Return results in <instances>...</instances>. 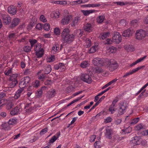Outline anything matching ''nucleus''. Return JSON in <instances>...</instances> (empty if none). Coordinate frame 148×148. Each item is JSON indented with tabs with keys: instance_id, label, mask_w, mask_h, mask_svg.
<instances>
[{
	"instance_id": "f257e3e1",
	"label": "nucleus",
	"mask_w": 148,
	"mask_h": 148,
	"mask_svg": "<svg viewBox=\"0 0 148 148\" xmlns=\"http://www.w3.org/2000/svg\"><path fill=\"white\" fill-rule=\"evenodd\" d=\"M70 32L68 28H66L63 29L61 33L62 41L63 45L70 44L75 39V35L70 34Z\"/></svg>"
},
{
	"instance_id": "f03ea898",
	"label": "nucleus",
	"mask_w": 148,
	"mask_h": 148,
	"mask_svg": "<svg viewBox=\"0 0 148 148\" xmlns=\"http://www.w3.org/2000/svg\"><path fill=\"white\" fill-rule=\"evenodd\" d=\"M147 35V33L145 31L140 29L136 31L135 36L136 39L141 40L144 38Z\"/></svg>"
},
{
	"instance_id": "7ed1b4c3",
	"label": "nucleus",
	"mask_w": 148,
	"mask_h": 148,
	"mask_svg": "<svg viewBox=\"0 0 148 148\" xmlns=\"http://www.w3.org/2000/svg\"><path fill=\"white\" fill-rule=\"evenodd\" d=\"M118 67L116 62L114 60H111L108 62L107 68L111 71H114Z\"/></svg>"
},
{
	"instance_id": "20e7f679",
	"label": "nucleus",
	"mask_w": 148,
	"mask_h": 148,
	"mask_svg": "<svg viewBox=\"0 0 148 148\" xmlns=\"http://www.w3.org/2000/svg\"><path fill=\"white\" fill-rule=\"evenodd\" d=\"M141 138L140 136H135L133 137L130 140L129 145L131 146H134L137 145H139L141 143Z\"/></svg>"
},
{
	"instance_id": "39448f33",
	"label": "nucleus",
	"mask_w": 148,
	"mask_h": 148,
	"mask_svg": "<svg viewBox=\"0 0 148 148\" xmlns=\"http://www.w3.org/2000/svg\"><path fill=\"white\" fill-rule=\"evenodd\" d=\"M73 18L72 15H67L63 16L61 20V24L63 25L69 24Z\"/></svg>"
},
{
	"instance_id": "423d86ee",
	"label": "nucleus",
	"mask_w": 148,
	"mask_h": 148,
	"mask_svg": "<svg viewBox=\"0 0 148 148\" xmlns=\"http://www.w3.org/2000/svg\"><path fill=\"white\" fill-rule=\"evenodd\" d=\"M112 41L116 44H119L121 42L122 38L121 35L118 32H115L112 37Z\"/></svg>"
},
{
	"instance_id": "0eeeda50",
	"label": "nucleus",
	"mask_w": 148,
	"mask_h": 148,
	"mask_svg": "<svg viewBox=\"0 0 148 148\" xmlns=\"http://www.w3.org/2000/svg\"><path fill=\"white\" fill-rule=\"evenodd\" d=\"M93 64L95 66H103L105 65V61L101 59L97 58L92 60Z\"/></svg>"
},
{
	"instance_id": "6e6552de",
	"label": "nucleus",
	"mask_w": 148,
	"mask_h": 148,
	"mask_svg": "<svg viewBox=\"0 0 148 148\" xmlns=\"http://www.w3.org/2000/svg\"><path fill=\"white\" fill-rule=\"evenodd\" d=\"M80 78L81 80L84 82L90 84L92 82V79L89 75L86 74H82Z\"/></svg>"
},
{
	"instance_id": "1a4fd4ad",
	"label": "nucleus",
	"mask_w": 148,
	"mask_h": 148,
	"mask_svg": "<svg viewBox=\"0 0 148 148\" xmlns=\"http://www.w3.org/2000/svg\"><path fill=\"white\" fill-rule=\"evenodd\" d=\"M30 80V79L29 77L27 76L25 77L23 80L20 82L19 87L20 88H24L27 85Z\"/></svg>"
},
{
	"instance_id": "9d476101",
	"label": "nucleus",
	"mask_w": 148,
	"mask_h": 148,
	"mask_svg": "<svg viewBox=\"0 0 148 148\" xmlns=\"http://www.w3.org/2000/svg\"><path fill=\"white\" fill-rule=\"evenodd\" d=\"M81 20L80 16H75L74 18L70 25L71 27H75L76 25H78Z\"/></svg>"
},
{
	"instance_id": "9b49d317",
	"label": "nucleus",
	"mask_w": 148,
	"mask_h": 148,
	"mask_svg": "<svg viewBox=\"0 0 148 148\" xmlns=\"http://www.w3.org/2000/svg\"><path fill=\"white\" fill-rule=\"evenodd\" d=\"M2 19L3 23L5 25L9 24L11 21V17L7 15H4L2 16Z\"/></svg>"
},
{
	"instance_id": "f8f14e48",
	"label": "nucleus",
	"mask_w": 148,
	"mask_h": 148,
	"mask_svg": "<svg viewBox=\"0 0 148 148\" xmlns=\"http://www.w3.org/2000/svg\"><path fill=\"white\" fill-rule=\"evenodd\" d=\"M21 110L20 106H17L14 108L10 112V114L12 115H14L19 114Z\"/></svg>"
},
{
	"instance_id": "ddd939ff",
	"label": "nucleus",
	"mask_w": 148,
	"mask_h": 148,
	"mask_svg": "<svg viewBox=\"0 0 148 148\" xmlns=\"http://www.w3.org/2000/svg\"><path fill=\"white\" fill-rule=\"evenodd\" d=\"M54 69L56 70L60 69L61 71H63L65 69L64 64L62 63H60L55 65Z\"/></svg>"
},
{
	"instance_id": "4468645a",
	"label": "nucleus",
	"mask_w": 148,
	"mask_h": 148,
	"mask_svg": "<svg viewBox=\"0 0 148 148\" xmlns=\"http://www.w3.org/2000/svg\"><path fill=\"white\" fill-rule=\"evenodd\" d=\"M112 129L108 127L106 129L105 136L106 137L109 139H111L112 138Z\"/></svg>"
},
{
	"instance_id": "2eb2a0df",
	"label": "nucleus",
	"mask_w": 148,
	"mask_h": 148,
	"mask_svg": "<svg viewBox=\"0 0 148 148\" xmlns=\"http://www.w3.org/2000/svg\"><path fill=\"white\" fill-rule=\"evenodd\" d=\"M25 111L27 113L30 114L33 112L34 108L31 106L30 103H28L25 106Z\"/></svg>"
},
{
	"instance_id": "dca6fc26",
	"label": "nucleus",
	"mask_w": 148,
	"mask_h": 148,
	"mask_svg": "<svg viewBox=\"0 0 148 148\" xmlns=\"http://www.w3.org/2000/svg\"><path fill=\"white\" fill-rule=\"evenodd\" d=\"M8 12L12 15H14L17 12L16 8L13 6L9 7L8 8Z\"/></svg>"
},
{
	"instance_id": "f3484780",
	"label": "nucleus",
	"mask_w": 148,
	"mask_h": 148,
	"mask_svg": "<svg viewBox=\"0 0 148 148\" xmlns=\"http://www.w3.org/2000/svg\"><path fill=\"white\" fill-rule=\"evenodd\" d=\"M133 32L130 29L123 31L122 33V36L125 37H129L131 36Z\"/></svg>"
},
{
	"instance_id": "a211bd4d",
	"label": "nucleus",
	"mask_w": 148,
	"mask_h": 148,
	"mask_svg": "<svg viewBox=\"0 0 148 148\" xmlns=\"http://www.w3.org/2000/svg\"><path fill=\"white\" fill-rule=\"evenodd\" d=\"M59 45L58 44H55L52 47L51 52L54 54L59 52Z\"/></svg>"
},
{
	"instance_id": "6ab92c4d",
	"label": "nucleus",
	"mask_w": 148,
	"mask_h": 148,
	"mask_svg": "<svg viewBox=\"0 0 148 148\" xmlns=\"http://www.w3.org/2000/svg\"><path fill=\"white\" fill-rule=\"evenodd\" d=\"M42 72V71L40 70L37 73L38 79H41L42 80L46 77V74L45 73H43Z\"/></svg>"
},
{
	"instance_id": "aec40b11",
	"label": "nucleus",
	"mask_w": 148,
	"mask_h": 148,
	"mask_svg": "<svg viewBox=\"0 0 148 148\" xmlns=\"http://www.w3.org/2000/svg\"><path fill=\"white\" fill-rule=\"evenodd\" d=\"M127 105L128 104L125 101H121L118 104L119 108L125 110L127 107Z\"/></svg>"
},
{
	"instance_id": "412c9836",
	"label": "nucleus",
	"mask_w": 148,
	"mask_h": 148,
	"mask_svg": "<svg viewBox=\"0 0 148 148\" xmlns=\"http://www.w3.org/2000/svg\"><path fill=\"white\" fill-rule=\"evenodd\" d=\"M84 30L89 32H90L92 31V27L90 23L86 24L84 27Z\"/></svg>"
},
{
	"instance_id": "4be33fe9",
	"label": "nucleus",
	"mask_w": 148,
	"mask_h": 148,
	"mask_svg": "<svg viewBox=\"0 0 148 148\" xmlns=\"http://www.w3.org/2000/svg\"><path fill=\"white\" fill-rule=\"evenodd\" d=\"M81 12L83 13V14L84 16H87L90 14L92 13L96 12V10H81Z\"/></svg>"
},
{
	"instance_id": "5701e85b",
	"label": "nucleus",
	"mask_w": 148,
	"mask_h": 148,
	"mask_svg": "<svg viewBox=\"0 0 148 148\" xmlns=\"http://www.w3.org/2000/svg\"><path fill=\"white\" fill-rule=\"evenodd\" d=\"M55 91L54 90L52 89L47 92V97L48 99H50L53 97L55 95Z\"/></svg>"
},
{
	"instance_id": "b1692460",
	"label": "nucleus",
	"mask_w": 148,
	"mask_h": 148,
	"mask_svg": "<svg viewBox=\"0 0 148 148\" xmlns=\"http://www.w3.org/2000/svg\"><path fill=\"white\" fill-rule=\"evenodd\" d=\"M20 22V20L18 18H14L12 20L11 23L12 27H14L17 26Z\"/></svg>"
},
{
	"instance_id": "393cba45",
	"label": "nucleus",
	"mask_w": 148,
	"mask_h": 148,
	"mask_svg": "<svg viewBox=\"0 0 148 148\" xmlns=\"http://www.w3.org/2000/svg\"><path fill=\"white\" fill-rule=\"evenodd\" d=\"M60 16V13L58 10L53 11L51 14V16L55 18H58Z\"/></svg>"
},
{
	"instance_id": "a878e982",
	"label": "nucleus",
	"mask_w": 148,
	"mask_h": 148,
	"mask_svg": "<svg viewBox=\"0 0 148 148\" xmlns=\"http://www.w3.org/2000/svg\"><path fill=\"white\" fill-rule=\"evenodd\" d=\"M23 88H20L16 92L14 95V98L15 99H18L20 96L21 93L23 92Z\"/></svg>"
},
{
	"instance_id": "bb28decb",
	"label": "nucleus",
	"mask_w": 148,
	"mask_h": 148,
	"mask_svg": "<svg viewBox=\"0 0 148 148\" xmlns=\"http://www.w3.org/2000/svg\"><path fill=\"white\" fill-rule=\"evenodd\" d=\"M146 56H145L143 57L140 58L139 59H138L135 62L130 64V66L131 67H132L136 64H137L142 62L146 58Z\"/></svg>"
},
{
	"instance_id": "cd10ccee",
	"label": "nucleus",
	"mask_w": 148,
	"mask_h": 148,
	"mask_svg": "<svg viewBox=\"0 0 148 148\" xmlns=\"http://www.w3.org/2000/svg\"><path fill=\"white\" fill-rule=\"evenodd\" d=\"M100 5L99 4H88L87 5H82V7L84 8H94L96 7H99L100 6Z\"/></svg>"
},
{
	"instance_id": "c85d7f7f",
	"label": "nucleus",
	"mask_w": 148,
	"mask_h": 148,
	"mask_svg": "<svg viewBox=\"0 0 148 148\" xmlns=\"http://www.w3.org/2000/svg\"><path fill=\"white\" fill-rule=\"evenodd\" d=\"M116 48L112 46L109 47L107 50V52L110 53H115L116 51Z\"/></svg>"
},
{
	"instance_id": "c756f323",
	"label": "nucleus",
	"mask_w": 148,
	"mask_h": 148,
	"mask_svg": "<svg viewBox=\"0 0 148 148\" xmlns=\"http://www.w3.org/2000/svg\"><path fill=\"white\" fill-rule=\"evenodd\" d=\"M116 106L110 105L109 108V111L110 112L111 114H113L117 110Z\"/></svg>"
},
{
	"instance_id": "7c9ffc66",
	"label": "nucleus",
	"mask_w": 148,
	"mask_h": 148,
	"mask_svg": "<svg viewBox=\"0 0 148 148\" xmlns=\"http://www.w3.org/2000/svg\"><path fill=\"white\" fill-rule=\"evenodd\" d=\"M105 19V16L103 15H101L99 16L97 18V22L101 23H102Z\"/></svg>"
},
{
	"instance_id": "2f4dec72",
	"label": "nucleus",
	"mask_w": 148,
	"mask_h": 148,
	"mask_svg": "<svg viewBox=\"0 0 148 148\" xmlns=\"http://www.w3.org/2000/svg\"><path fill=\"white\" fill-rule=\"evenodd\" d=\"M51 69L50 65H46L45 67V69L44 71L45 73L46 74H48L51 71Z\"/></svg>"
},
{
	"instance_id": "473e14b6",
	"label": "nucleus",
	"mask_w": 148,
	"mask_h": 148,
	"mask_svg": "<svg viewBox=\"0 0 148 148\" xmlns=\"http://www.w3.org/2000/svg\"><path fill=\"white\" fill-rule=\"evenodd\" d=\"M84 97V95H83L81 96H80L79 97H78L76 99L73 100L72 101H71L70 103H69L67 105V107H68L73 103H75V102H76L77 101H78L80 99H82V98H83Z\"/></svg>"
},
{
	"instance_id": "72a5a7b5",
	"label": "nucleus",
	"mask_w": 148,
	"mask_h": 148,
	"mask_svg": "<svg viewBox=\"0 0 148 148\" xmlns=\"http://www.w3.org/2000/svg\"><path fill=\"white\" fill-rule=\"evenodd\" d=\"M9 85L11 88L14 87L18 83V81H12L10 79L9 80Z\"/></svg>"
},
{
	"instance_id": "f704fd0d",
	"label": "nucleus",
	"mask_w": 148,
	"mask_h": 148,
	"mask_svg": "<svg viewBox=\"0 0 148 148\" xmlns=\"http://www.w3.org/2000/svg\"><path fill=\"white\" fill-rule=\"evenodd\" d=\"M97 46H94L91 47L88 50V53H95L97 48Z\"/></svg>"
},
{
	"instance_id": "c9c22d12",
	"label": "nucleus",
	"mask_w": 148,
	"mask_h": 148,
	"mask_svg": "<svg viewBox=\"0 0 148 148\" xmlns=\"http://www.w3.org/2000/svg\"><path fill=\"white\" fill-rule=\"evenodd\" d=\"M110 35V33L109 32H105L101 34V38L104 40L106 38L109 36Z\"/></svg>"
},
{
	"instance_id": "e433bc0d",
	"label": "nucleus",
	"mask_w": 148,
	"mask_h": 148,
	"mask_svg": "<svg viewBox=\"0 0 148 148\" xmlns=\"http://www.w3.org/2000/svg\"><path fill=\"white\" fill-rule=\"evenodd\" d=\"M89 65V63L87 61H84L80 64V66L82 68H85Z\"/></svg>"
},
{
	"instance_id": "4c0bfd02",
	"label": "nucleus",
	"mask_w": 148,
	"mask_h": 148,
	"mask_svg": "<svg viewBox=\"0 0 148 148\" xmlns=\"http://www.w3.org/2000/svg\"><path fill=\"white\" fill-rule=\"evenodd\" d=\"M43 50L41 49L39 50L36 53V54L38 58H40L42 57L43 55Z\"/></svg>"
},
{
	"instance_id": "58836bf2",
	"label": "nucleus",
	"mask_w": 148,
	"mask_h": 148,
	"mask_svg": "<svg viewBox=\"0 0 148 148\" xmlns=\"http://www.w3.org/2000/svg\"><path fill=\"white\" fill-rule=\"evenodd\" d=\"M18 75L16 74H13L10 76V79L12 81H17Z\"/></svg>"
},
{
	"instance_id": "ea45409f",
	"label": "nucleus",
	"mask_w": 148,
	"mask_h": 148,
	"mask_svg": "<svg viewBox=\"0 0 148 148\" xmlns=\"http://www.w3.org/2000/svg\"><path fill=\"white\" fill-rule=\"evenodd\" d=\"M46 89L45 87H42L41 89L38 91V92L36 93V95L38 97H39L41 96L42 94V90H45Z\"/></svg>"
},
{
	"instance_id": "a19ab883",
	"label": "nucleus",
	"mask_w": 148,
	"mask_h": 148,
	"mask_svg": "<svg viewBox=\"0 0 148 148\" xmlns=\"http://www.w3.org/2000/svg\"><path fill=\"white\" fill-rule=\"evenodd\" d=\"M5 96V93H1L0 94V110L1 109V108L3 104H2V101L3 98Z\"/></svg>"
},
{
	"instance_id": "79ce46f5",
	"label": "nucleus",
	"mask_w": 148,
	"mask_h": 148,
	"mask_svg": "<svg viewBox=\"0 0 148 148\" xmlns=\"http://www.w3.org/2000/svg\"><path fill=\"white\" fill-rule=\"evenodd\" d=\"M125 110L119 108L117 111L118 114H117V115H122L125 112Z\"/></svg>"
},
{
	"instance_id": "37998d69",
	"label": "nucleus",
	"mask_w": 148,
	"mask_h": 148,
	"mask_svg": "<svg viewBox=\"0 0 148 148\" xmlns=\"http://www.w3.org/2000/svg\"><path fill=\"white\" fill-rule=\"evenodd\" d=\"M41 49H43L41 48V45L39 44H36L35 46L34 50L36 51V53Z\"/></svg>"
},
{
	"instance_id": "c03bdc74",
	"label": "nucleus",
	"mask_w": 148,
	"mask_h": 148,
	"mask_svg": "<svg viewBox=\"0 0 148 148\" xmlns=\"http://www.w3.org/2000/svg\"><path fill=\"white\" fill-rule=\"evenodd\" d=\"M114 3V4H116L117 5L121 6L125 5L128 4V3L127 2H124L123 1L115 2Z\"/></svg>"
},
{
	"instance_id": "a18cd8bd",
	"label": "nucleus",
	"mask_w": 148,
	"mask_h": 148,
	"mask_svg": "<svg viewBox=\"0 0 148 148\" xmlns=\"http://www.w3.org/2000/svg\"><path fill=\"white\" fill-rule=\"evenodd\" d=\"M32 48L31 46H25L23 48V50L25 52H29L31 51Z\"/></svg>"
},
{
	"instance_id": "49530a36",
	"label": "nucleus",
	"mask_w": 148,
	"mask_h": 148,
	"mask_svg": "<svg viewBox=\"0 0 148 148\" xmlns=\"http://www.w3.org/2000/svg\"><path fill=\"white\" fill-rule=\"evenodd\" d=\"M50 25L48 23H45L43 26L44 29L46 31H49L50 29Z\"/></svg>"
},
{
	"instance_id": "de8ad7c7",
	"label": "nucleus",
	"mask_w": 148,
	"mask_h": 148,
	"mask_svg": "<svg viewBox=\"0 0 148 148\" xmlns=\"http://www.w3.org/2000/svg\"><path fill=\"white\" fill-rule=\"evenodd\" d=\"M143 128V126L141 124H138L135 127V130H140Z\"/></svg>"
},
{
	"instance_id": "09e8293b",
	"label": "nucleus",
	"mask_w": 148,
	"mask_h": 148,
	"mask_svg": "<svg viewBox=\"0 0 148 148\" xmlns=\"http://www.w3.org/2000/svg\"><path fill=\"white\" fill-rule=\"evenodd\" d=\"M139 19H135L131 21V24L132 26H134L139 23Z\"/></svg>"
},
{
	"instance_id": "8fccbe9b",
	"label": "nucleus",
	"mask_w": 148,
	"mask_h": 148,
	"mask_svg": "<svg viewBox=\"0 0 148 148\" xmlns=\"http://www.w3.org/2000/svg\"><path fill=\"white\" fill-rule=\"evenodd\" d=\"M94 71L95 73H100L103 72V70L100 67H96Z\"/></svg>"
},
{
	"instance_id": "3c124183",
	"label": "nucleus",
	"mask_w": 148,
	"mask_h": 148,
	"mask_svg": "<svg viewBox=\"0 0 148 148\" xmlns=\"http://www.w3.org/2000/svg\"><path fill=\"white\" fill-rule=\"evenodd\" d=\"M16 123V120L15 119H11L8 121L9 125H14Z\"/></svg>"
},
{
	"instance_id": "603ef678",
	"label": "nucleus",
	"mask_w": 148,
	"mask_h": 148,
	"mask_svg": "<svg viewBox=\"0 0 148 148\" xmlns=\"http://www.w3.org/2000/svg\"><path fill=\"white\" fill-rule=\"evenodd\" d=\"M55 60V57L54 56H51L47 59L48 62H50L54 61Z\"/></svg>"
},
{
	"instance_id": "864d4df0",
	"label": "nucleus",
	"mask_w": 148,
	"mask_h": 148,
	"mask_svg": "<svg viewBox=\"0 0 148 148\" xmlns=\"http://www.w3.org/2000/svg\"><path fill=\"white\" fill-rule=\"evenodd\" d=\"M94 146L96 148H99L101 146V143L100 141H96L94 144Z\"/></svg>"
},
{
	"instance_id": "5fc2aeb1",
	"label": "nucleus",
	"mask_w": 148,
	"mask_h": 148,
	"mask_svg": "<svg viewBox=\"0 0 148 148\" xmlns=\"http://www.w3.org/2000/svg\"><path fill=\"white\" fill-rule=\"evenodd\" d=\"M40 85V82L38 80H36L33 83V86L34 87H38Z\"/></svg>"
},
{
	"instance_id": "6e6d98bb",
	"label": "nucleus",
	"mask_w": 148,
	"mask_h": 148,
	"mask_svg": "<svg viewBox=\"0 0 148 148\" xmlns=\"http://www.w3.org/2000/svg\"><path fill=\"white\" fill-rule=\"evenodd\" d=\"M29 42L30 43L31 46L32 48L34 45L37 42V41L35 39L29 40Z\"/></svg>"
},
{
	"instance_id": "4d7b16f0",
	"label": "nucleus",
	"mask_w": 148,
	"mask_h": 148,
	"mask_svg": "<svg viewBox=\"0 0 148 148\" xmlns=\"http://www.w3.org/2000/svg\"><path fill=\"white\" fill-rule=\"evenodd\" d=\"M40 20L43 22H46L47 21L46 18L43 15H42L40 16Z\"/></svg>"
},
{
	"instance_id": "13d9d810",
	"label": "nucleus",
	"mask_w": 148,
	"mask_h": 148,
	"mask_svg": "<svg viewBox=\"0 0 148 148\" xmlns=\"http://www.w3.org/2000/svg\"><path fill=\"white\" fill-rule=\"evenodd\" d=\"M14 105L11 102L8 103L6 105V108L8 110H9Z\"/></svg>"
},
{
	"instance_id": "bf43d9fd",
	"label": "nucleus",
	"mask_w": 148,
	"mask_h": 148,
	"mask_svg": "<svg viewBox=\"0 0 148 148\" xmlns=\"http://www.w3.org/2000/svg\"><path fill=\"white\" fill-rule=\"evenodd\" d=\"M16 34L14 33H11L9 35V38L11 39L15 38L16 37Z\"/></svg>"
},
{
	"instance_id": "052dcab7",
	"label": "nucleus",
	"mask_w": 148,
	"mask_h": 148,
	"mask_svg": "<svg viewBox=\"0 0 148 148\" xmlns=\"http://www.w3.org/2000/svg\"><path fill=\"white\" fill-rule=\"evenodd\" d=\"M54 32L56 35H59L60 34V29L58 28H56L54 29Z\"/></svg>"
},
{
	"instance_id": "680f3d73",
	"label": "nucleus",
	"mask_w": 148,
	"mask_h": 148,
	"mask_svg": "<svg viewBox=\"0 0 148 148\" xmlns=\"http://www.w3.org/2000/svg\"><path fill=\"white\" fill-rule=\"evenodd\" d=\"M57 139V138L55 136H53L49 140V143H53Z\"/></svg>"
},
{
	"instance_id": "e2e57ef3",
	"label": "nucleus",
	"mask_w": 148,
	"mask_h": 148,
	"mask_svg": "<svg viewBox=\"0 0 148 148\" xmlns=\"http://www.w3.org/2000/svg\"><path fill=\"white\" fill-rule=\"evenodd\" d=\"M113 43L112 41V39L111 40V39H107L105 41V44H111Z\"/></svg>"
},
{
	"instance_id": "0e129e2a",
	"label": "nucleus",
	"mask_w": 148,
	"mask_h": 148,
	"mask_svg": "<svg viewBox=\"0 0 148 148\" xmlns=\"http://www.w3.org/2000/svg\"><path fill=\"white\" fill-rule=\"evenodd\" d=\"M43 25L40 23H38L36 26V28L39 30H41L42 29Z\"/></svg>"
},
{
	"instance_id": "69168bd1",
	"label": "nucleus",
	"mask_w": 148,
	"mask_h": 148,
	"mask_svg": "<svg viewBox=\"0 0 148 148\" xmlns=\"http://www.w3.org/2000/svg\"><path fill=\"white\" fill-rule=\"evenodd\" d=\"M139 118H137L136 119H134L132 120L131 122V124H135L137 123L139 120Z\"/></svg>"
},
{
	"instance_id": "338daca9",
	"label": "nucleus",
	"mask_w": 148,
	"mask_h": 148,
	"mask_svg": "<svg viewBox=\"0 0 148 148\" xmlns=\"http://www.w3.org/2000/svg\"><path fill=\"white\" fill-rule=\"evenodd\" d=\"M112 120L110 117H108L104 119V122L105 123H109L111 122Z\"/></svg>"
},
{
	"instance_id": "774afa93",
	"label": "nucleus",
	"mask_w": 148,
	"mask_h": 148,
	"mask_svg": "<svg viewBox=\"0 0 148 148\" xmlns=\"http://www.w3.org/2000/svg\"><path fill=\"white\" fill-rule=\"evenodd\" d=\"M12 73V69L10 68L8 70H6L4 73L5 75H9L10 74Z\"/></svg>"
}]
</instances>
